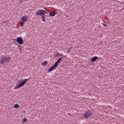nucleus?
<instances>
[{"label":"nucleus","mask_w":124,"mask_h":124,"mask_svg":"<svg viewBox=\"0 0 124 124\" xmlns=\"http://www.w3.org/2000/svg\"><path fill=\"white\" fill-rule=\"evenodd\" d=\"M56 16V13L55 12H51L49 13V17H54Z\"/></svg>","instance_id":"nucleus-9"},{"label":"nucleus","mask_w":124,"mask_h":124,"mask_svg":"<svg viewBox=\"0 0 124 124\" xmlns=\"http://www.w3.org/2000/svg\"><path fill=\"white\" fill-rule=\"evenodd\" d=\"M70 52V50H69V49H68L67 51V53H69Z\"/></svg>","instance_id":"nucleus-20"},{"label":"nucleus","mask_w":124,"mask_h":124,"mask_svg":"<svg viewBox=\"0 0 124 124\" xmlns=\"http://www.w3.org/2000/svg\"><path fill=\"white\" fill-rule=\"evenodd\" d=\"M24 22L23 21H22V22H21V27H23V26H24Z\"/></svg>","instance_id":"nucleus-18"},{"label":"nucleus","mask_w":124,"mask_h":124,"mask_svg":"<svg viewBox=\"0 0 124 124\" xmlns=\"http://www.w3.org/2000/svg\"><path fill=\"white\" fill-rule=\"evenodd\" d=\"M5 62V59H3L0 61V64H4V62Z\"/></svg>","instance_id":"nucleus-13"},{"label":"nucleus","mask_w":124,"mask_h":124,"mask_svg":"<svg viewBox=\"0 0 124 124\" xmlns=\"http://www.w3.org/2000/svg\"><path fill=\"white\" fill-rule=\"evenodd\" d=\"M97 59H98V57H97V56H94L92 58L91 61L92 62H94L96 61Z\"/></svg>","instance_id":"nucleus-7"},{"label":"nucleus","mask_w":124,"mask_h":124,"mask_svg":"<svg viewBox=\"0 0 124 124\" xmlns=\"http://www.w3.org/2000/svg\"><path fill=\"white\" fill-rule=\"evenodd\" d=\"M16 42H17V43H18V44H24V40H23V39L21 37H18L16 39Z\"/></svg>","instance_id":"nucleus-4"},{"label":"nucleus","mask_w":124,"mask_h":124,"mask_svg":"<svg viewBox=\"0 0 124 124\" xmlns=\"http://www.w3.org/2000/svg\"><path fill=\"white\" fill-rule=\"evenodd\" d=\"M57 54L58 55V56H59V57H62V56H63V54H61V53H58Z\"/></svg>","instance_id":"nucleus-15"},{"label":"nucleus","mask_w":124,"mask_h":124,"mask_svg":"<svg viewBox=\"0 0 124 124\" xmlns=\"http://www.w3.org/2000/svg\"><path fill=\"white\" fill-rule=\"evenodd\" d=\"M72 49V46H71V47L68 49V50H69V51H71Z\"/></svg>","instance_id":"nucleus-19"},{"label":"nucleus","mask_w":124,"mask_h":124,"mask_svg":"<svg viewBox=\"0 0 124 124\" xmlns=\"http://www.w3.org/2000/svg\"><path fill=\"white\" fill-rule=\"evenodd\" d=\"M45 14H47V12L44 10H39L36 12V15H45Z\"/></svg>","instance_id":"nucleus-2"},{"label":"nucleus","mask_w":124,"mask_h":124,"mask_svg":"<svg viewBox=\"0 0 124 124\" xmlns=\"http://www.w3.org/2000/svg\"><path fill=\"white\" fill-rule=\"evenodd\" d=\"M47 61H45L42 63V65H43V66H46V65L47 64Z\"/></svg>","instance_id":"nucleus-12"},{"label":"nucleus","mask_w":124,"mask_h":124,"mask_svg":"<svg viewBox=\"0 0 124 124\" xmlns=\"http://www.w3.org/2000/svg\"><path fill=\"white\" fill-rule=\"evenodd\" d=\"M62 58H59L57 62L54 63V64H55L56 65H57L58 66V65H59V63H60V62H61V61H62Z\"/></svg>","instance_id":"nucleus-8"},{"label":"nucleus","mask_w":124,"mask_h":124,"mask_svg":"<svg viewBox=\"0 0 124 124\" xmlns=\"http://www.w3.org/2000/svg\"><path fill=\"white\" fill-rule=\"evenodd\" d=\"M57 67V66L54 64V65L48 69V72H51V71H53Z\"/></svg>","instance_id":"nucleus-6"},{"label":"nucleus","mask_w":124,"mask_h":124,"mask_svg":"<svg viewBox=\"0 0 124 124\" xmlns=\"http://www.w3.org/2000/svg\"><path fill=\"white\" fill-rule=\"evenodd\" d=\"M124 10V7H123V8L122 9V11Z\"/></svg>","instance_id":"nucleus-21"},{"label":"nucleus","mask_w":124,"mask_h":124,"mask_svg":"<svg viewBox=\"0 0 124 124\" xmlns=\"http://www.w3.org/2000/svg\"><path fill=\"white\" fill-rule=\"evenodd\" d=\"M5 62H9L10 61V57L9 56L7 57L5 59H4Z\"/></svg>","instance_id":"nucleus-10"},{"label":"nucleus","mask_w":124,"mask_h":124,"mask_svg":"<svg viewBox=\"0 0 124 124\" xmlns=\"http://www.w3.org/2000/svg\"><path fill=\"white\" fill-rule=\"evenodd\" d=\"M29 79H24L22 81H21L20 83H19L18 84H17L16 87H14V90H17V89H20V88H22L23 86L25 85V84L28 82Z\"/></svg>","instance_id":"nucleus-1"},{"label":"nucleus","mask_w":124,"mask_h":124,"mask_svg":"<svg viewBox=\"0 0 124 124\" xmlns=\"http://www.w3.org/2000/svg\"><path fill=\"white\" fill-rule=\"evenodd\" d=\"M27 121H28V119H27V118H24L22 121L23 124H25V123H26V122H27Z\"/></svg>","instance_id":"nucleus-14"},{"label":"nucleus","mask_w":124,"mask_h":124,"mask_svg":"<svg viewBox=\"0 0 124 124\" xmlns=\"http://www.w3.org/2000/svg\"><path fill=\"white\" fill-rule=\"evenodd\" d=\"M19 105L18 104H16L14 105V108H18L19 107Z\"/></svg>","instance_id":"nucleus-11"},{"label":"nucleus","mask_w":124,"mask_h":124,"mask_svg":"<svg viewBox=\"0 0 124 124\" xmlns=\"http://www.w3.org/2000/svg\"><path fill=\"white\" fill-rule=\"evenodd\" d=\"M43 22H45V17H42Z\"/></svg>","instance_id":"nucleus-17"},{"label":"nucleus","mask_w":124,"mask_h":124,"mask_svg":"<svg viewBox=\"0 0 124 124\" xmlns=\"http://www.w3.org/2000/svg\"><path fill=\"white\" fill-rule=\"evenodd\" d=\"M21 20L23 23H26L28 21V16H24L21 17Z\"/></svg>","instance_id":"nucleus-5"},{"label":"nucleus","mask_w":124,"mask_h":124,"mask_svg":"<svg viewBox=\"0 0 124 124\" xmlns=\"http://www.w3.org/2000/svg\"><path fill=\"white\" fill-rule=\"evenodd\" d=\"M102 25H103V26L104 27H108V25H106V24H105V23H102Z\"/></svg>","instance_id":"nucleus-16"},{"label":"nucleus","mask_w":124,"mask_h":124,"mask_svg":"<svg viewBox=\"0 0 124 124\" xmlns=\"http://www.w3.org/2000/svg\"><path fill=\"white\" fill-rule=\"evenodd\" d=\"M93 115V112H92V110H90L88 112H87L84 115V117L85 119H88L90 116H92Z\"/></svg>","instance_id":"nucleus-3"}]
</instances>
